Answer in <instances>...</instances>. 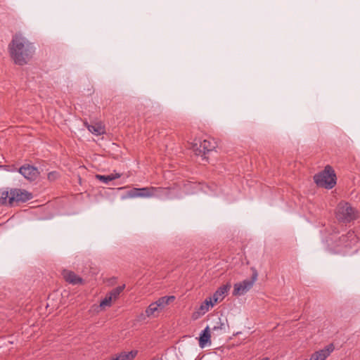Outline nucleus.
I'll return each instance as SVG.
<instances>
[{
    "label": "nucleus",
    "mask_w": 360,
    "mask_h": 360,
    "mask_svg": "<svg viewBox=\"0 0 360 360\" xmlns=\"http://www.w3.org/2000/svg\"><path fill=\"white\" fill-rule=\"evenodd\" d=\"M212 330L216 331L218 333H220L221 332L224 333L226 330V326L225 323L221 321V319H219V321H217L212 328Z\"/></svg>",
    "instance_id": "19"
},
{
    "label": "nucleus",
    "mask_w": 360,
    "mask_h": 360,
    "mask_svg": "<svg viewBox=\"0 0 360 360\" xmlns=\"http://www.w3.org/2000/svg\"><path fill=\"white\" fill-rule=\"evenodd\" d=\"M10 56L18 65L27 64L34 53L32 44L22 33H15L8 44Z\"/></svg>",
    "instance_id": "1"
},
{
    "label": "nucleus",
    "mask_w": 360,
    "mask_h": 360,
    "mask_svg": "<svg viewBox=\"0 0 360 360\" xmlns=\"http://www.w3.org/2000/svg\"><path fill=\"white\" fill-rule=\"evenodd\" d=\"M208 342L210 343V333L209 327L207 326L200 334L199 345L201 348H204Z\"/></svg>",
    "instance_id": "13"
},
{
    "label": "nucleus",
    "mask_w": 360,
    "mask_h": 360,
    "mask_svg": "<svg viewBox=\"0 0 360 360\" xmlns=\"http://www.w3.org/2000/svg\"><path fill=\"white\" fill-rule=\"evenodd\" d=\"M125 288V285L118 286L112 289L108 295L113 300H115L120 293L123 291Z\"/></svg>",
    "instance_id": "18"
},
{
    "label": "nucleus",
    "mask_w": 360,
    "mask_h": 360,
    "mask_svg": "<svg viewBox=\"0 0 360 360\" xmlns=\"http://www.w3.org/2000/svg\"><path fill=\"white\" fill-rule=\"evenodd\" d=\"M171 189L163 187H144L141 188H134L127 192L129 198H161L168 197L170 195Z\"/></svg>",
    "instance_id": "2"
},
{
    "label": "nucleus",
    "mask_w": 360,
    "mask_h": 360,
    "mask_svg": "<svg viewBox=\"0 0 360 360\" xmlns=\"http://www.w3.org/2000/svg\"><path fill=\"white\" fill-rule=\"evenodd\" d=\"M337 219L342 223H349L357 218V212L347 202H340L336 208Z\"/></svg>",
    "instance_id": "5"
},
{
    "label": "nucleus",
    "mask_w": 360,
    "mask_h": 360,
    "mask_svg": "<svg viewBox=\"0 0 360 360\" xmlns=\"http://www.w3.org/2000/svg\"><path fill=\"white\" fill-rule=\"evenodd\" d=\"M113 300L107 295L105 297L101 302L100 307L101 308H105V307H110L111 302Z\"/></svg>",
    "instance_id": "21"
},
{
    "label": "nucleus",
    "mask_w": 360,
    "mask_h": 360,
    "mask_svg": "<svg viewBox=\"0 0 360 360\" xmlns=\"http://www.w3.org/2000/svg\"><path fill=\"white\" fill-rule=\"evenodd\" d=\"M334 347L331 344L326 348L314 353L312 356L313 360H325L333 351Z\"/></svg>",
    "instance_id": "11"
},
{
    "label": "nucleus",
    "mask_w": 360,
    "mask_h": 360,
    "mask_svg": "<svg viewBox=\"0 0 360 360\" xmlns=\"http://www.w3.org/2000/svg\"><path fill=\"white\" fill-rule=\"evenodd\" d=\"M231 287V285L230 283H226V285H223L219 288L212 297V300H214V303H217L222 301L227 295Z\"/></svg>",
    "instance_id": "9"
},
{
    "label": "nucleus",
    "mask_w": 360,
    "mask_h": 360,
    "mask_svg": "<svg viewBox=\"0 0 360 360\" xmlns=\"http://www.w3.org/2000/svg\"><path fill=\"white\" fill-rule=\"evenodd\" d=\"M137 354V351L122 352L117 356L119 360H133Z\"/></svg>",
    "instance_id": "17"
},
{
    "label": "nucleus",
    "mask_w": 360,
    "mask_h": 360,
    "mask_svg": "<svg viewBox=\"0 0 360 360\" xmlns=\"http://www.w3.org/2000/svg\"><path fill=\"white\" fill-rule=\"evenodd\" d=\"M63 276L68 283L72 285L80 284L82 283L83 282V280L81 277H79L75 272L71 271H63Z\"/></svg>",
    "instance_id": "10"
},
{
    "label": "nucleus",
    "mask_w": 360,
    "mask_h": 360,
    "mask_svg": "<svg viewBox=\"0 0 360 360\" xmlns=\"http://www.w3.org/2000/svg\"><path fill=\"white\" fill-rule=\"evenodd\" d=\"M161 310L155 302L151 303L146 309V315L148 317L155 316Z\"/></svg>",
    "instance_id": "16"
},
{
    "label": "nucleus",
    "mask_w": 360,
    "mask_h": 360,
    "mask_svg": "<svg viewBox=\"0 0 360 360\" xmlns=\"http://www.w3.org/2000/svg\"><path fill=\"white\" fill-rule=\"evenodd\" d=\"M32 198V194L25 190L12 188L1 192L0 204L13 205L14 203L25 202Z\"/></svg>",
    "instance_id": "3"
},
{
    "label": "nucleus",
    "mask_w": 360,
    "mask_h": 360,
    "mask_svg": "<svg viewBox=\"0 0 360 360\" xmlns=\"http://www.w3.org/2000/svg\"><path fill=\"white\" fill-rule=\"evenodd\" d=\"M60 177V174L56 171L51 172L48 174V179L50 181H54Z\"/></svg>",
    "instance_id": "22"
},
{
    "label": "nucleus",
    "mask_w": 360,
    "mask_h": 360,
    "mask_svg": "<svg viewBox=\"0 0 360 360\" xmlns=\"http://www.w3.org/2000/svg\"><path fill=\"white\" fill-rule=\"evenodd\" d=\"M111 360H119V359H118L117 356H116L115 358H113V359H111Z\"/></svg>",
    "instance_id": "24"
},
{
    "label": "nucleus",
    "mask_w": 360,
    "mask_h": 360,
    "mask_svg": "<svg viewBox=\"0 0 360 360\" xmlns=\"http://www.w3.org/2000/svg\"><path fill=\"white\" fill-rule=\"evenodd\" d=\"M19 172L27 179L30 181L35 180L38 175L39 172L37 168L31 165H23L19 169Z\"/></svg>",
    "instance_id": "8"
},
{
    "label": "nucleus",
    "mask_w": 360,
    "mask_h": 360,
    "mask_svg": "<svg viewBox=\"0 0 360 360\" xmlns=\"http://www.w3.org/2000/svg\"><path fill=\"white\" fill-rule=\"evenodd\" d=\"M175 300V297L173 295L171 296H164L160 297L155 303L159 307L160 310L163 309L167 305H168L170 302H173Z\"/></svg>",
    "instance_id": "15"
},
{
    "label": "nucleus",
    "mask_w": 360,
    "mask_h": 360,
    "mask_svg": "<svg viewBox=\"0 0 360 360\" xmlns=\"http://www.w3.org/2000/svg\"><path fill=\"white\" fill-rule=\"evenodd\" d=\"M110 175L112 176V177H115V179H118L121 176V174L119 173L110 174Z\"/></svg>",
    "instance_id": "23"
},
{
    "label": "nucleus",
    "mask_w": 360,
    "mask_h": 360,
    "mask_svg": "<svg viewBox=\"0 0 360 360\" xmlns=\"http://www.w3.org/2000/svg\"><path fill=\"white\" fill-rule=\"evenodd\" d=\"M314 179L319 186L327 189H331L336 184V175L330 165H327L321 172L316 174Z\"/></svg>",
    "instance_id": "4"
},
{
    "label": "nucleus",
    "mask_w": 360,
    "mask_h": 360,
    "mask_svg": "<svg viewBox=\"0 0 360 360\" xmlns=\"http://www.w3.org/2000/svg\"><path fill=\"white\" fill-rule=\"evenodd\" d=\"M216 303H214V300L212 297L206 298L205 300L201 304L198 313L201 315L205 314L207 312L210 307H212Z\"/></svg>",
    "instance_id": "14"
},
{
    "label": "nucleus",
    "mask_w": 360,
    "mask_h": 360,
    "mask_svg": "<svg viewBox=\"0 0 360 360\" xmlns=\"http://www.w3.org/2000/svg\"><path fill=\"white\" fill-rule=\"evenodd\" d=\"M216 148V142L210 139H195L192 143L191 149L198 156H201L203 160H207L206 155L214 150Z\"/></svg>",
    "instance_id": "6"
},
{
    "label": "nucleus",
    "mask_w": 360,
    "mask_h": 360,
    "mask_svg": "<svg viewBox=\"0 0 360 360\" xmlns=\"http://www.w3.org/2000/svg\"><path fill=\"white\" fill-rule=\"evenodd\" d=\"M257 279V273L255 271L251 279H245L234 284L233 295L240 296L245 294L252 288Z\"/></svg>",
    "instance_id": "7"
},
{
    "label": "nucleus",
    "mask_w": 360,
    "mask_h": 360,
    "mask_svg": "<svg viewBox=\"0 0 360 360\" xmlns=\"http://www.w3.org/2000/svg\"><path fill=\"white\" fill-rule=\"evenodd\" d=\"M84 124L88 130L96 136L105 134V128L101 124H89L87 122H85Z\"/></svg>",
    "instance_id": "12"
},
{
    "label": "nucleus",
    "mask_w": 360,
    "mask_h": 360,
    "mask_svg": "<svg viewBox=\"0 0 360 360\" xmlns=\"http://www.w3.org/2000/svg\"><path fill=\"white\" fill-rule=\"evenodd\" d=\"M96 178L105 184H108L109 181L115 180V177H112V176L110 175L105 176L97 174Z\"/></svg>",
    "instance_id": "20"
}]
</instances>
